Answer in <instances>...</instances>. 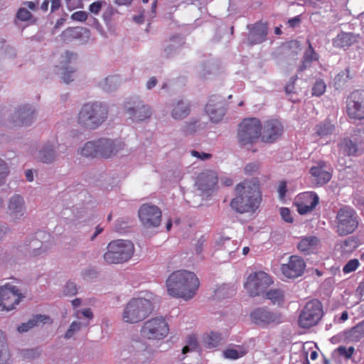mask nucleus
<instances>
[{
	"mask_svg": "<svg viewBox=\"0 0 364 364\" xmlns=\"http://www.w3.org/2000/svg\"><path fill=\"white\" fill-rule=\"evenodd\" d=\"M89 325V321L84 322L80 321H74L71 323L69 328L65 333V337L66 338H72L75 333L79 332L82 327H86Z\"/></svg>",
	"mask_w": 364,
	"mask_h": 364,
	"instance_id": "nucleus-43",
	"label": "nucleus"
},
{
	"mask_svg": "<svg viewBox=\"0 0 364 364\" xmlns=\"http://www.w3.org/2000/svg\"><path fill=\"white\" fill-rule=\"evenodd\" d=\"M287 192V184L284 181H282L279 183L278 186V193L280 198H283Z\"/></svg>",
	"mask_w": 364,
	"mask_h": 364,
	"instance_id": "nucleus-62",
	"label": "nucleus"
},
{
	"mask_svg": "<svg viewBox=\"0 0 364 364\" xmlns=\"http://www.w3.org/2000/svg\"><path fill=\"white\" fill-rule=\"evenodd\" d=\"M259 169V164L257 162L249 163L244 168L245 173L250 175L257 173Z\"/></svg>",
	"mask_w": 364,
	"mask_h": 364,
	"instance_id": "nucleus-53",
	"label": "nucleus"
},
{
	"mask_svg": "<svg viewBox=\"0 0 364 364\" xmlns=\"http://www.w3.org/2000/svg\"><path fill=\"white\" fill-rule=\"evenodd\" d=\"M347 113L352 119L364 118V91L353 92L347 102Z\"/></svg>",
	"mask_w": 364,
	"mask_h": 364,
	"instance_id": "nucleus-18",
	"label": "nucleus"
},
{
	"mask_svg": "<svg viewBox=\"0 0 364 364\" xmlns=\"http://www.w3.org/2000/svg\"><path fill=\"white\" fill-rule=\"evenodd\" d=\"M272 283V278L264 272L250 274L245 282V289L252 296H259Z\"/></svg>",
	"mask_w": 364,
	"mask_h": 364,
	"instance_id": "nucleus-11",
	"label": "nucleus"
},
{
	"mask_svg": "<svg viewBox=\"0 0 364 364\" xmlns=\"http://www.w3.org/2000/svg\"><path fill=\"white\" fill-rule=\"evenodd\" d=\"M124 109L127 116L134 121L145 120L152 114L151 107L139 100L126 102Z\"/></svg>",
	"mask_w": 364,
	"mask_h": 364,
	"instance_id": "nucleus-16",
	"label": "nucleus"
},
{
	"mask_svg": "<svg viewBox=\"0 0 364 364\" xmlns=\"http://www.w3.org/2000/svg\"><path fill=\"white\" fill-rule=\"evenodd\" d=\"M49 322H50V318L48 316L44 315H37L33 318L30 319L28 322L20 325L17 328V330L20 333H23L28 331L33 327L38 326L40 323H46Z\"/></svg>",
	"mask_w": 364,
	"mask_h": 364,
	"instance_id": "nucleus-31",
	"label": "nucleus"
},
{
	"mask_svg": "<svg viewBox=\"0 0 364 364\" xmlns=\"http://www.w3.org/2000/svg\"><path fill=\"white\" fill-rule=\"evenodd\" d=\"M191 113L190 104L183 100H177L172 104L171 116L175 120H183Z\"/></svg>",
	"mask_w": 364,
	"mask_h": 364,
	"instance_id": "nucleus-28",
	"label": "nucleus"
},
{
	"mask_svg": "<svg viewBox=\"0 0 364 364\" xmlns=\"http://www.w3.org/2000/svg\"><path fill=\"white\" fill-rule=\"evenodd\" d=\"M17 17L21 21H27L31 18V13L25 8L20 9L17 13Z\"/></svg>",
	"mask_w": 364,
	"mask_h": 364,
	"instance_id": "nucleus-59",
	"label": "nucleus"
},
{
	"mask_svg": "<svg viewBox=\"0 0 364 364\" xmlns=\"http://www.w3.org/2000/svg\"><path fill=\"white\" fill-rule=\"evenodd\" d=\"M205 112L213 123L220 122L226 112L224 100L220 97H211L205 105Z\"/></svg>",
	"mask_w": 364,
	"mask_h": 364,
	"instance_id": "nucleus-20",
	"label": "nucleus"
},
{
	"mask_svg": "<svg viewBox=\"0 0 364 364\" xmlns=\"http://www.w3.org/2000/svg\"><path fill=\"white\" fill-rule=\"evenodd\" d=\"M204 124L200 118L193 117L183 125V132L186 134H193L204 127Z\"/></svg>",
	"mask_w": 364,
	"mask_h": 364,
	"instance_id": "nucleus-32",
	"label": "nucleus"
},
{
	"mask_svg": "<svg viewBox=\"0 0 364 364\" xmlns=\"http://www.w3.org/2000/svg\"><path fill=\"white\" fill-rule=\"evenodd\" d=\"M60 61L57 66L63 70L62 73V79L66 82L69 83L75 79V69L71 66L68 67V65L75 59V55L73 53L65 51L60 55Z\"/></svg>",
	"mask_w": 364,
	"mask_h": 364,
	"instance_id": "nucleus-26",
	"label": "nucleus"
},
{
	"mask_svg": "<svg viewBox=\"0 0 364 364\" xmlns=\"http://www.w3.org/2000/svg\"><path fill=\"white\" fill-rule=\"evenodd\" d=\"M36 110L30 105L19 107L14 113V121L18 125L30 126L36 119Z\"/></svg>",
	"mask_w": 364,
	"mask_h": 364,
	"instance_id": "nucleus-24",
	"label": "nucleus"
},
{
	"mask_svg": "<svg viewBox=\"0 0 364 364\" xmlns=\"http://www.w3.org/2000/svg\"><path fill=\"white\" fill-rule=\"evenodd\" d=\"M355 41V36L350 33L342 32L333 39V46L337 48L349 47Z\"/></svg>",
	"mask_w": 364,
	"mask_h": 364,
	"instance_id": "nucleus-30",
	"label": "nucleus"
},
{
	"mask_svg": "<svg viewBox=\"0 0 364 364\" xmlns=\"http://www.w3.org/2000/svg\"><path fill=\"white\" fill-rule=\"evenodd\" d=\"M250 318L254 323L262 327L282 322L279 314L271 311L267 308L255 309L251 312Z\"/></svg>",
	"mask_w": 364,
	"mask_h": 364,
	"instance_id": "nucleus-17",
	"label": "nucleus"
},
{
	"mask_svg": "<svg viewBox=\"0 0 364 364\" xmlns=\"http://www.w3.org/2000/svg\"><path fill=\"white\" fill-rule=\"evenodd\" d=\"M339 146L343 154L348 156L355 155L358 151L357 145L350 139H345Z\"/></svg>",
	"mask_w": 364,
	"mask_h": 364,
	"instance_id": "nucleus-44",
	"label": "nucleus"
},
{
	"mask_svg": "<svg viewBox=\"0 0 364 364\" xmlns=\"http://www.w3.org/2000/svg\"><path fill=\"white\" fill-rule=\"evenodd\" d=\"M108 108L101 102L83 105L77 115V123L84 128L96 129L107 119Z\"/></svg>",
	"mask_w": 364,
	"mask_h": 364,
	"instance_id": "nucleus-5",
	"label": "nucleus"
},
{
	"mask_svg": "<svg viewBox=\"0 0 364 364\" xmlns=\"http://www.w3.org/2000/svg\"><path fill=\"white\" fill-rule=\"evenodd\" d=\"M338 246L341 253L343 255H347L356 249L358 244L353 238L348 237L341 242Z\"/></svg>",
	"mask_w": 364,
	"mask_h": 364,
	"instance_id": "nucleus-41",
	"label": "nucleus"
},
{
	"mask_svg": "<svg viewBox=\"0 0 364 364\" xmlns=\"http://www.w3.org/2000/svg\"><path fill=\"white\" fill-rule=\"evenodd\" d=\"M157 82H158V81L156 77H150L146 83V89L151 90L156 85Z\"/></svg>",
	"mask_w": 364,
	"mask_h": 364,
	"instance_id": "nucleus-63",
	"label": "nucleus"
},
{
	"mask_svg": "<svg viewBox=\"0 0 364 364\" xmlns=\"http://www.w3.org/2000/svg\"><path fill=\"white\" fill-rule=\"evenodd\" d=\"M262 124L257 118H247L240 124L237 138L242 145L255 143L261 136Z\"/></svg>",
	"mask_w": 364,
	"mask_h": 364,
	"instance_id": "nucleus-10",
	"label": "nucleus"
},
{
	"mask_svg": "<svg viewBox=\"0 0 364 364\" xmlns=\"http://www.w3.org/2000/svg\"><path fill=\"white\" fill-rule=\"evenodd\" d=\"M198 343L196 338L193 336L188 337L187 340V344L183 348L182 353L186 354V353L197 349Z\"/></svg>",
	"mask_w": 364,
	"mask_h": 364,
	"instance_id": "nucleus-49",
	"label": "nucleus"
},
{
	"mask_svg": "<svg viewBox=\"0 0 364 364\" xmlns=\"http://www.w3.org/2000/svg\"><path fill=\"white\" fill-rule=\"evenodd\" d=\"M154 296L149 291L140 292L124 305L121 320L127 324H136L148 317L154 309Z\"/></svg>",
	"mask_w": 364,
	"mask_h": 364,
	"instance_id": "nucleus-3",
	"label": "nucleus"
},
{
	"mask_svg": "<svg viewBox=\"0 0 364 364\" xmlns=\"http://www.w3.org/2000/svg\"><path fill=\"white\" fill-rule=\"evenodd\" d=\"M266 298L273 304L279 306L284 301V293L280 289H272L266 293Z\"/></svg>",
	"mask_w": 364,
	"mask_h": 364,
	"instance_id": "nucleus-36",
	"label": "nucleus"
},
{
	"mask_svg": "<svg viewBox=\"0 0 364 364\" xmlns=\"http://www.w3.org/2000/svg\"><path fill=\"white\" fill-rule=\"evenodd\" d=\"M84 34L88 37L90 36V31L86 28L80 27L69 28L63 33L65 38L68 40L70 38H79Z\"/></svg>",
	"mask_w": 364,
	"mask_h": 364,
	"instance_id": "nucleus-37",
	"label": "nucleus"
},
{
	"mask_svg": "<svg viewBox=\"0 0 364 364\" xmlns=\"http://www.w3.org/2000/svg\"><path fill=\"white\" fill-rule=\"evenodd\" d=\"M10 229L7 224L0 222V241H2Z\"/></svg>",
	"mask_w": 364,
	"mask_h": 364,
	"instance_id": "nucleus-61",
	"label": "nucleus"
},
{
	"mask_svg": "<svg viewBox=\"0 0 364 364\" xmlns=\"http://www.w3.org/2000/svg\"><path fill=\"white\" fill-rule=\"evenodd\" d=\"M279 213L280 215L285 222L287 223H292L293 222V217L291 215V211L287 208H281L279 209Z\"/></svg>",
	"mask_w": 364,
	"mask_h": 364,
	"instance_id": "nucleus-55",
	"label": "nucleus"
},
{
	"mask_svg": "<svg viewBox=\"0 0 364 364\" xmlns=\"http://www.w3.org/2000/svg\"><path fill=\"white\" fill-rule=\"evenodd\" d=\"M306 268L304 260L298 255H291L288 262L281 266V272L284 277L295 279L303 274Z\"/></svg>",
	"mask_w": 364,
	"mask_h": 364,
	"instance_id": "nucleus-19",
	"label": "nucleus"
},
{
	"mask_svg": "<svg viewBox=\"0 0 364 364\" xmlns=\"http://www.w3.org/2000/svg\"><path fill=\"white\" fill-rule=\"evenodd\" d=\"M199 280L190 271L181 269L172 272L166 279L168 294L186 301L193 299L198 289Z\"/></svg>",
	"mask_w": 364,
	"mask_h": 364,
	"instance_id": "nucleus-2",
	"label": "nucleus"
},
{
	"mask_svg": "<svg viewBox=\"0 0 364 364\" xmlns=\"http://www.w3.org/2000/svg\"><path fill=\"white\" fill-rule=\"evenodd\" d=\"M168 333L169 327L163 316H156L146 320L140 328V336L144 340H163Z\"/></svg>",
	"mask_w": 364,
	"mask_h": 364,
	"instance_id": "nucleus-7",
	"label": "nucleus"
},
{
	"mask_svg": "<svg viewBox=\"0 0 364 364\" xmlns=\"http://www.w3.org/2000/svg\"><path fill=\"white\" fill-rule=\"evenodd\" d=\"M104 230V228L101 227L100 225H97L95 228V232L92 234V235L90 237V241H94L95 238L97 237L98 235H100L102 231Z\"/></svg>",
	"mask_w": 364,
	"mask_h": 364,
	"instance_id": "nucleus-64",
	"label": "nucleus"
},
{
	"mask_svg": "<svg viewBox=\"0 0 364 364\" xmlns=\"http://www.w3.org/2000/svg\"><path fill=\"white\" fill-rule=\"evenodd\" d=\"M222 340L220 333L217 332H210L203 336V345L208 348H213L218 346Z\"/></svg>",
	"mask_w": 364,
	"mask_h": 364,
	"instance_id": "nucleus-34",
	"label": "nucleus"
},
{
	"mask_svg": "<svg viewBox=\"0 0 364 364\" xmlns=\"http://www.w3.org/2000/svg\"><path fill=\"white\" fill-rule=\"evenodd\" d=\"M322 316L321 304L318 300L308 302L299 319L302 328H309L316 325Z\"/></svg>",
	"mask_w": 364,
	"mask_h": 364,
	"instance_id": "nucleus-15",
	"label": "nucleus"
},
{
	"mask_svg": "<svg viewBox=\"0 0 364 364\" xmlns=\"http://www.w3.org/2000/svg\"><path fill=\"white\" fill-rule=\"evenodd\" d=\"M23 297L19 289L14 285L6 284L0 287V311H11Z\"/></svg>",
	"mask_w": 364,
	"mask_h": 364,
	"instance_id": "nucleus-13",
	"label": "nucleus"
},
{
	"mask_svg": "<svg viewBox=\"0 0 364 364\" xmlns=\"http://www.w3.org/2000/svg\"><path fill=\"white\" fill-rule=\"evenodd\" d=\"M119 80L117 76H109L104 80L102 84V87L106 91H111L112 90L117 87L119 85Z\"/></svg>",
	"mask_w": 364,
	"mask_h": 364,
	"instance_id": "nucleus-47",
	"label": "nucleus"
},
{
	"mask_svg": "<svg viewBox=\"0 0 364 364\" xmlns=\"http://www.w3.org/2000/svg\"><path fill=\"white\" fill-rule=\"evenodd\" d=\"M59 144L56 141H48L41 149L32 151L31 154L36 159L46 164H51L57 158L56 150Z\"/></svg>",
	"mask_w": 364,
	"mask_h": 364,
	"instance_id": "nucleus-23",
	"label": "nucleus"
},
{
	"mask_svg": "<svg viewBox=\"0 0 364 364\" xmlns=\"http://www.w3.org/2000/svg\"><path fill=\"white\" fill-rule=\"evenodd\" d=\"M218 177L215 171L205 170L200 173L195 181V187L202 196H211L218 188Z\"/></svg>",
	"mask_w": 364,
	"mask_h": 364,
	"instance_id": "nucleus-12",
	"label": "nucleus"
},
{
	"mask_svg": "<svg viewBox=\"0 0 364 364\" xmlns=\"http://www.w3.org/2000/svg\"><path fill=\"white\" fill-rule=\"evenodd\" d=\"M87 13L84 11H78L76 12H74L70 18L72 20L79 22H84L87 18Z\"/></svg>",
	"mask_w": 364,
	"mask_h": 364,
	"instance_id": "nucleus-54",
	"label": "nucleus"
},
{
	"mask_svg": "<svg viewBox=\"0 0 364 364\" xmlns=\"http://www.w3.org/2000/svg\"><path fill=\"white\" fill-rule=\"evenodd\" d=\"M9 173V168L6 164L0 159V185L4 182V179Z\"/></svg>",
	"mask_w": 364,
	"mask_h": 364,
	"instance_id": "nucleus-56",
	"label": "nucleus"
},
{
	"mask_svg": "<svg viewBox=\"0 0 364 364\" xmlns=\"http://www.w3.org/2000/svg\"><path fill=\"white\" fill-rule=\"evenodd\" d=\"M354 350L355 349L353 346L346 348L344 346H340L333 352V356L339 355L346 359H348L352 356V355L354 353Z\"/></svg>",
	"mask_w": 364,
	"mask_h": 364,
	"instance_id": "nucleus-46",
	"label": "nucleus"
},
{
	"mask_svg": "<svg viewBox=\"0 0 364 364\" xmlns=\"http://www.w3.org/2000/svg\"><path fill=\"white\" fill-rule=\"evenodd\" d=\"M326 86L323 81H316L312 88V95L318 97L322 95L326 90Z\"/></svg>",
	"mask_w": 364,
	"mask_h": 364,
	"instance_id": "nucleus-50",
	"label": "nucleus"
},
{
	"mask_svg": "<svg viewBox=\"0 0 364 364\" xmlns=\"http://www.w3.org/2000/svg\"><path fill=\"white\" fill-rule=\"evenodd\" d=\"M318 59V55L315 52L311 43L309 42V48L306 50L304 55V61L299 68V70L302 71L306 68V63L316 61Z\"/></svg>",
	"mask_w": 364,
	"mask_h": 364,
	"instance_id": "nucleus-40",
	"label": "nucleus"
},
{
	"mask_svg": "<svg viewBox=\"0 0 364 364\" xmlns=\"http://www.w3.org/2000/svg\"><path fill=\"white\" fill-rule=\"evenodd\" d=\"M358 216L355 210L344 207L338 211L334 221V228L340 236L353 233L358 226Z\"/></svg>",
	"mask_w": 364,
	"mask_h": 364,
	"instance_id": "nucleus-8",
	"label": "nucleus"
},
{
	"mask_svg": "<svg viewBox=\"0 0 364 364\" xmlns=\"http://www.w3.org/2000/svg\"><path fill=\"white\" fill-rule=\"evenodd\" d=\"M235 196L230 203V206L235 211L253 213L260 205L262 193L257 179L245 180L236 185Z\"/></svg>",
	"mask_w": 364,
	"mask_h": 364,
	"instance_id": "nucleus-1",
	"label": "nucleus"
},
{
	"mask_svg": "<svg viewBox=\"0 0 364 364\" xmlns=\"http://www.w3.org/2000/svg\"><path fill=\"white\" fill-rule=\"evenodd\" d=\"M310 174L318 185H323L331 178L330 168L326 162L320 161L310 168Z\"/></svg>",
	"mask_w": 364,
	"mask_h": 364,
	"instance_id": "nucleus-25",
	"label": "nucleus"
},
{
	"mask_svg": "<svg viewBox=\"0 0 364 364\" xmlns=\"http://www.w3.org/2000/svg\"><path fill=\"white\" fill-rule=\"evenodd\" d=\"M360 262L357 259L349 260L347 264L343 267V271L344 273L348 274L355 271L359 267Z\"/></svg>",
	"mask_w": 364,
	"mask_h": 364,
	"instance_id": "nucleus-52",
	"label": "nucleus"
},
{
	"mask_svg": "<svg viewBox=\"0 0 364 364\" xmlns=\"http://www.w3.org/2000/svg\"><path fill=\"white\" fill-rule=\"evenodd\" d=\"M134 253V245L127 240H115L109 242L104 259L108 264H122L128 262Z\"/></svg>",
	"mask_w": 364,
	"mask_h": 364,
	"instance_id": "nucleus-6",
	"label": "nucleus"
},
{
	"mask_svg": "<svg viewBox=\"0 0 364 364\" xmlns=\"http://www.w3.org/2000/svg\"><path fill=\"white\" fill-rule=\"evenodd\" d=\"M334 131V126L328 121L319 123L315 127V134L320 137L331 135Z\"/></svg>",
	"mask_w": 364,
	"mask_h": 364,
	"instance_id": "nucleus-39",
	"label": "nucleus"
},
{
	"mask_svg": "<svg viewBox=\"0 0 364 364\" xmlns=\"http://www.w3.org/2000/svg\"><path fill=\"white\" fill-rule=\"evenodd\" d=\"M6 214L9 222L13 224H18L26 218L27 204L23 195L14 193L8 198Z\"/></svg>",
	"mask_w": 364,
	"mask_h": 364,
	"instance_id": "nucleus-9",
	"label": "nucleus"
},
{
	"mask_svg": "<svg viewBox=\"0 0 364 364\" xmlns=\"http://www.w3.org/2000/svg\"><path fill=\"white\" fill-rule=\"evenodd\" d=\"M25 250L27 257L30 259H34L43 256L48 248L42 241L33 238L25 242Z\"/></svg>",
	"mask_w": 364,
	"mask_h": 364,
	"instance_id": "nucleus-27",
	"label": "nucleus"
},
{
	"mask_svg": "<svg viewBox=\"0 0 364 364\" xmlns=\"http://www.w3.org/2000/svg\"><path fill=\"white\" fill-rule=\"evenodd\" d=\"M80 314H82L84 317L87 318L89 321L92 319V318H93V314H92L91 309L89 308L84 309L81 311H76L75 316L77 318H80Z\"/></svg>",
	"mask_w": 364,
	"mask_h": 364,
	"instance_id": "nucleus-60",
	"label": "nucleus"
},
{
	"mask_svg": "<svg viewBox=\"0 0 364 364\" xmlns=\"http://www.w3.org/2000/svg\"><path fill=\"white\" fill-rule=\"evenodd\" d=\"M348 70L345 69L344 70L339 73L336 77H335V81L336 83L341 84L342 82H344L347 80L348 78Z\"/></svg>",
	"mask_w": 364,
	"mask_h": 364,
	"instance_id": "nucleus-58",
	"label": "nucleus"
},
{
	"mask_svg": "<svg viewBox=\"0 0 364 364\" xmlns=\"http://www.w3.org/2000/svg\"><path fill=\"white\" fill-rule=\"evenodd\" d=\"M125 150V144L121 140L102 137L86 142L80 149V154L86 157L112 159Z\"/></svg>",
	"mask_w": 364,
	"mask_h": 364,
	"instance_id": "nucleus-4",
	"label": "nucleus"
},
{
	"mask_svg": "<svg viewBox=\"0 0 364 364\" xmlns=\"http://www.w3.org/2000/svg\"><path fill=\"white\" fill-rule=\"evenodd\" d=\"M138 215L140 222L146 228H157L161 224V211L155 205L143 204L139 209Z\"/></svg>",
	"mask_w": 364,
	"mask_h": 364,
	"instance_id": "nucleus-14",
	"label": "nucleus"
},
{
	"mask_svg": "<svg viewBox=\"0 0 364 364\" xmlns=\"http://www.w3.org/2000/svg\"><path fill=\"white\" fill-rule=\"evenodd\" d=\"M105 4H106V2H105V1H103V0H98V1H94L89 6V8H88L89 11L91 14L97 16L100 14L102 7Z\"/></svg>",
	"mask_w": 364,
	"mask_h": 364,
	"instance_id": "nucleus-48",
	"label": "nucleus"
},
{
	"mask_svg": "<svg viewBox=\"0 0 364 364\" xmlns=\"http://www.w3.org/2000/svg\"><path fill=\"white\" fill-rule=\"evenodd\" d=\"M77 293V285L72 282H68L64 287L63 294L66 296H74Z\"/></svg>",
	"mask_w": 364,
	"mask_h": 364,
	"instance_id": "nucleus-51",
	"label": "nucleus"
},
{
	"mask_svg": "<svg viewBox=\"0 0 364 364\" xmlns=\"http://www.w3.org/2000/svg\"><path fill=\"white\" fill-rule=\"evenodd\" d=\"M261 138L266 143H272L279 139L283 132L282 123L277 119H269L262 125Z\"/></svg>",
	"mask_w": 364,
	"mask_h": 364,
	"instance_id": "nucleus-22",
	"label": "nucleus"
},
{
	"mask_svg": "<svg viewBox=\"0 0 364 364\" xmlns=\"http://www.w3.org/2000/svg\"><path fill=\"white\" fill-rule=\"evenodd\" d=\"M267 28L265 23H257L250 31L248 40L252 44L262 43L267 36Z\"/></svg>",
	"mask_w": 364,
	"mask_h": 364,
	"instance_id": "nucleus-29",
	"label": "nucleus"
},
{
	"mask_svg": "<svg viewBox=\"0 0 364 364\" xmlns=\"http://www.w3.org/2000/svg\"><path fill=\"white\" fill-rule=\"evenodd\" d=\"M215 245L218 250H225L229 255H231V254L237 249L235 242L229 237H221L218 239Z\"/></svg>",
	"mask_w": 364,
	"mask_h": 364,
	"instance_id": "nucleus-35",
	"label": "nucleus"
},
{
	"mask_svg": "<svg viewBox=\"0 0 364 364\" xmlns=\"http://www.w3.org/2000/svg\"><path fill=\"white\" fill-rule=\"evenodd\" d=\"M318 195L314 192H304L299 194L294 202L297 211L301 215H305L312 211L318 203Z\"/></svg>",
	"mask_w": 364,
	"mask_h": 364,
	"instance_id": "nucleus-21",
	"label": "nucleus"
},
{
	"mask_svg": "<svg viewBox=\"0 0 364 364\" xmlns=\"http://www.w3.org/2000/svg\"><path fill=\"white\" fill-rule=\"evenodd\" d=\"M10 359L8 346L4 333L0 330V364H6Z\"/></svg>",
	"mask_w": 364,
	"mask_h": 364,
	"instance_id": "nucleus-38",
	"label": "nucleus"
},
{
	"mask_svg": "<svg viewBox=\"0 0 364 364\" xmlns=\"http://www.w3.org/2000/svg\"><path fill=\"white\" fill-rule=\"evenodd\" d=\"M156 6L157 1L155 0L151 4V8L150 11L145 12L144 11L139 15L134 16L133 17V20L136 23H142L144 21V18H146L147 20L153 18L155 16Z\"/></svg>",
	"mask_w": 364,
	"mask_h": 364,
	"instance_id": "nucleus-42",
	"label": "nucleus"
},
{
	"mask_svg": "<svg viewBox=\"0 0 364 364\" xmlns=\"http://www.w3.org/2000/svg\"><path fill=\"white\" fill-rule=\"evenodd\" d=\"M247 350L242 347L237 346L235 348H229L223 351V355L226 358L237 359L245 355Z\"/></svg>",
	"mask_w": 364,
	"mask_h": 364,
	"instance_id": "nucleus-45",
	"label": "nucleus"
},
{
	"mask_svg": "<svg viewBox=\"0 0 364 364\" xmlns=\"http://www.w3.org/2000/svg\"><path fill=\"white\" fill-rule=\"evenodd\" d=\"M190 154L192 156L196 157L202 161H205L211 158L210 154L200 152L196 150L191 151Z\"/></svg>",
	"mask_w": 364,
	"mask_h": 364,
	"instance_id": "nucleus-57",
	"label": "nucleus"
},
{
	"mask_svg": "<svg viewBox=\"0 0 364 364\" xmlns=\"http://www.w3.org/2000/svg\"><path fill=\"white\" fill-rule=\"evenodd\" d=\"M318 243V239L314 236H309L302 238L297 245L299 251L302 252H311Z\"/></svg>",
	"mask_w": 364,
	"mask_h": 364,
	"instance_id": "nucleus-33",
	"label": "nucleus"
}]
</instances>
